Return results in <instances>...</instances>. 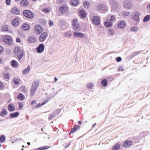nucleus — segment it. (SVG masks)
<instances>
[{
	"label": "nucleus",
	"mask_w": 150,
	"mask_h": 150,
	"mask_svg": "<svg viewBox=\"0 0 150 150\" xmlns=\"http://www.w3.org/2000/svg\"><path fill=\"white\" fill-rule=\"evenodd\" d=\"M110 3L112 9H115L118 8V4L116 1L113 0L111 1Z\"/></svg>",
	"instance_id": "11"
},
{
	"label": "nucleus",
	"mask_w": 150,
	"mask_h": 150,
	"mask_svg": "<svg viewBox=\"0 0 150 150\" xmlns=\"http://www.w3.org/2000/svg\"><path fill=\"white\" fill-rule=\"evenodd\" d=\"M132 144V142L131 141H127L123 143V146L125 147H129Z\"/></svg>",
	"instance_id": "18"
},
{
	"label": "nucleus",
	"mask_w": 150,
	"mask_h": 150,
	"mask_svg": "<svg viewBox=\"0 0 150 150\" xmlns=\"http://www.w3.org/2000/svg\"><path fill=\"white\" fill-rule=\"evenodd\" d=\"M104 25L107 27H110L112 25V23L109 20H107L104 23Z\"/></svg>",
	"instance_id": "17"
},
{
	"label": "nucleus",
	"mask_w": 150,
	"mask_h": 150,
	"mask_svg": "<svg viewBox=\"0 0 150 150\" xmlns=\"http://www.w3.org/2000/svg\"><path fill=\"white\" fill-rule=\"evenodd\" d=\"M9 70V68L7 67H5L4 68V70L3 73H7V71Z\"/></svg>",
	"instance_id": "57"
},
{
	"label": "nucleus",
	"mask_w": 150,
	"mask_h": 150,
	"mask_svg": "<svg viewBox=\"0 0 150 150\" xmlns=\"http://www.w3.org/2000/svg\"><path fill=\"white\" fill-rule=\"evenodd\" d=\"M130 12L129 11H124L122 12L123 15L125 16H127L130 14Z\"/></svg>",
	"instance_id": "41"
},
{
	"label": "nucleus",
	"mask_w": 150,
	"mask_h": 150,
	"mask_svg": "<svg viewBox=\"0 0 150 150\" xmlns=\"http://www.w3.org/2000/svg\"><path fill=\"white\" fill-rule=\"evenodd\" d=\"M45 47L43 44H39L38 46L36 48V52L38 53H42L44 50Z\"/></svg>",
	"instance_id": "4"
},
{
	"label": "nucleus",
	"mask_w": 150,
	"mask_h": 150,
	"mask_svg": "<svg viewBox=\"0 0 150 150\" xmlns=\"http://www.w3.org/2000/svg\"><path fill=\"white\" fill-rule=\"evenodd\" d=\"M11 13L13 14L19 15L20 11L16 7H15L11 9Z\"/></svg>",
	"instance_id": "16"
},
{
	"label": "nucleus",
	"mask_w": 150,
	"mask_h": 150,
	"mask_svg": "<svg viewBox=\"0 0 150 150\" xmlns=\"http://www.w3.org/2000/svg\"><path fill=\"white\" fill-rule=\"evenodd\" d=\"M2 30L3 31H8V28L6 25H4L2 28Z\"/></svg>",
	"instance_id": "40"
},
{
	"label": "nucleus",
	"mask_w": 150,
	"mask_h": 150,
	"mask_svg": "<svg viewBox=\"0 0 150 150\" xmlns=\"http://www.w3.org/2000/svg\"><path fill=\"white\" fill-rule=\"evenodd\" d=\"M48 101V100L46 101L43 102L42 103V104H40V103H39L38 104H36V105L35 106L36 108H38L40 107L43 105H44L46 104Z\"/></svg>",
	"instance_id": "33"
},
{
	"label": "nucleus",
	"mask_w": 150,
	"mask_h": 150,
	"mask_svg": "<svg viewBox=\"0 0 150 150\" xmlns=\"http://www.w3.org/2000/svg\"><path fill=\"white\" fill-rule=\"evenodd\" d=\"M79 14L80 17L85 18L86 16V11L84 10L81 9L79 11Z\"/></svg>",
	"instance_id": "15"
},
{
	"label": "nucleus",
	"mask_w": 150,
	"mask_h": 150,
	"mask_svg": "<svg viewBox=\"0 0 150 150\" xmlns=\"http://www.w3.org/2000/svg\"><path fill=\"white\" fill-rule=\"evenodd\" d=\"M19 107V110H21L23 108V104L22 102H19L18 103Z\"/></svg>",
	"instance_id": "47"
},
{
	"label": "nucleus",
	"mask_w": 150,
	"mask_h": 150,
	"mask_svg": "<svg viewBox=\"0 0 150 150\" xmlns=\"http://www.w3.org/2000/svg\"><path fill=\"white\" fill-rule=\"evenodd\" d=\"M19 115V113L18 111L10 113V117L11 118H14L17 117Z\"/></svg>",
	"instance_id": "24"
},
{
	"label": "nucleus",
	"mask_w": 150,
	"mask_h": 150,
	"mask_svg": "<svg viewBox=\"0 0 150 150\" xmlns=\"http://www.w3.org/2000/svg\"><path fill=\"white\" fill-rule=\"evenodd\" d=\"M39 23L43 25L46 24L47 22L44 19H41L39 20Z\"/></svg>",
	"instance_id": "38"
},
{
	"label": "nucleus",
	"mask_w": 150,
	"mask_h": 150,
	"mask_svg": "<svg viewBox=\"0 0 150 150\" xmlns=\"http://www.w3.org/2000/svg\"><path fill=\"white\" fill-rule=\"evenodd\" d=\"M10 64L11 66L13 68L16 67L18 65V62L14 60H11Z\"/></svg>",
	"instance_id": "21"
},
{
	"label": "nucleus",
	"mask_w": 150,
	"mask_h": 150,
	"mask_svg": "<svg viewBox=\"0 0 150 150\" xmlns=\"http://www.w3.org/2000/svg\"><path fill=\"white\" fill-rule=\"evenodd\" d=\"M15 109L14 106L12 104H10V112L14 111Z\"/></svg>",
	"instance_id": "44"
},
{
	"label": "nucleus",
	"mask_w": 150,
	"mask_h": 150,
	"mask_svg": "<svg viewBox=\"0 0 150 150\" xmlns=\"http://www.w3.org/2000/svg\"><path fill=\"white\" fill-rule=\"evenodd\" d=\"M108 33L110 35H112L114 33L113 30L112 29H108Z\"/></svg>",
	"instance_id": "48"
},
{
	"label": "nucleus",
	"mask_w": 150,
	"mask_h": 150,
	"mask_svg": "<svg viewBox=\"0 0 150 150\" xmlns=\"http://www.w3.org/2000/svg\"><path fill=\"white\" fill-rule=\"evenodd\" d=\"M3 40L5 44L9 45V36L8 35H5L3 36Z\"/></svg>",
	"instance_id": "13"
},
{
	"label": "nucleus",
	"mask_w": 150,
	"mask_h": 150,
	"mask_svg": "<svg viewBox=\"0 0 150 150\" xmlns=\"http://www.w3.org/2000/svg\"><path fill=\"white\" fill-rule=\"evenodd\" d=\"M116 60L117 62H120L122 60V58L120 57H117L116 58Z\"/></svg>",
	"instance_id": "49"
},
{
	"label": "nucleus",
	"mask_w": 150,
	"mask_h": 150,
	"mask_svg": "<svg viewBox=\"0 0 150 150\" xmlns=\"http://www.w3.org/2000/svg\"><path fill=\"white\" fill-rule=\"evenodd\" d=\"M14 52L16 54V55L18 57V60L21 63L20 60L24 55V52L23 51L21 50L18 47H16L14 49Z\"/></svg>",
	"instance_id": "2"
},
{
	"label": "nucleus",
	"mask_w": 150,
	"mask_h": 150,
	"mask_svg": "<svg viewBox=\"0 0 150 150\" xmlns=\"http://www.w3.org/2000/svg\"><path fill=\"white\" fill-rule=\"evenodd\" d=\"M30 69V67L29 65L27 67L24 69L23 71V74H25L29 72Z\"/></svg>",
	"instance_id": "36"
},
{
	"label": "nucleus",
	"mask_w": 150,
	"mask_h": 150,
	"mask_svg": "<svg viewBox=\"0 0 150 150\" xmlns=\"http://www.w3.org/2000/svg\"><path fill=\"white\" fill-rule=\"evenodd\" d=\"M138 29L137 27H133L131 28V31L133 32H136Z\"/></svg>",
	"instance_id": "46"
},
{
	"label": "nucleus",
	"mask_w": 150,
	"mask_h": 150,
	"mask_svg": "<svg viewBox=\"0 0 150 150\" xmlns=\"http://www.w3.org/2000/svg\"><path fill=\"white\" fill-rule=\"evenodd\" d=\"M48 35L46 32H45L42 33L39 38L40 41L41 42H43L46 39Z\"/></svg>",
	"instance_id": "8"
},
{
	"label": "nucleus",
	"mask_w": 150,
	"mask_h": 150,
	"mask_svg": "<svg viewBox=\"0 0 150 150\" xmlns=\"http://www.w3.org/2000/svg\"><path fill=\"white\" fill-rule=\"evenodd\" d=\"M39 85V83L38 81H35L32 83L30 90V95L32 97L34 95Z\"/></svg>",
	"instance_id": "1"
},
{
	"label": "nucleus",
	"mask_w": 150,
	"mask_h": 150,
	"mask_svg": "<svg viewBox=\"0 0 150 150\" xmlns=\"http://www.w3.org/2000/svg\"><path fill=\"white\" fill-rule=\"evenodd\" d=\"M18 98L20 99L21 100H23L25 98L24 96L21 93H20L17 97Z\"/></svg>",
	"instance_id": "37"
},
{
	"label": "nucleus",
	"mask_w": 150,
	"mask_h": 150,
	"mask_svg": "<svg viewBox=\"0 0 150 150\" xmlns=\"http://www.w3.org/2000/svg\"><path fill=\"white\" fill-rule=\"evenodd\" d=\"M80 129V126L78 125H75L72 129L70 131V132L71 133H73L75 132L76 131L79 130Z\"/></svg>",
	"instance_id": "20"
},
{
	"label": "nucleus",
	"mask_w": 150,
	"mask_h": 150,
	"mask_svg": "<svg viewBox=\"0 0 150 150\" xmlns=\"http://www.w3.org/2000/svg\"><path fill=\"white\" fill-rule=\"evenodd\" d=\"M70 3L71 6H76L79 4V1L78 0H71Z\"/></svg>",
	"instance_id": "26"
},
{
	"label": "nucleus",
	"mask_w": 150,
	"mask_h": 150,
	"mask_svg": "<svg viewBox=\"0 0 150 150\" xmlns=\"http://www.w3.org/2000/svg\"><path fill=\"white\" fill-rule=\"evenodd\" d=\"M21 28L22 30H28L29 29L30 26L27 23H25L21 26Z\"/></svg>",
	"instance_id": "22"
},
{
	"label": "nucleus",
	"mask_w": 150,
	"mask_h": 150,
	"mask_svg": "<svg viewBox=\"0 0 150 150\" xmlns=\"http://www.w3.org/2000/svg\"><path fill=\"white\" fill-rule=\"evenodd\" d=\"M117 70L118 71H123L124 70V69L122 68V67L121 66H120L119 68H118Z\"/></svg>",
	"instance_id": "60"
},
{
	"label": "nucleus",
	"mask_w": 150,
	"mask_h": 150,
	"mask_svg": "<svg viewBox=\"0 0 150 150\" xmlns=\"http://www.w3.org/2000/svg\"><path fill=\"white\" fill-rule=\"evenodd\" d=\"M66 24V22L65 20H61L58 22V25L61 27H62L64 26Z\"/></svg>",
	"instance_id": "28"
},
{
	"label": "nucleus",
	"mask_w": 150,
	"mask_h": 150,
	"mask_svg": "<svg viewBox=\"0 0 150 150\" xmlns=\"http://www.w3.org/2000/svg\"><path fill=\"white\" fill-rule=\"evenodd\" d=\"M72 25V28L76 31H79L81 30L80 26L77 24H74Z\"/></svg>",
	"instance_id": "27"
},
{
	"label": "nucleus",
	"mask_w": 150,
	"mask_h": 150,
	"mask_svg": "<svg viewBox=\"0 0 150 150\" xmlns=\"http://www.w3.org/2000/svg\"><path fill=\"white\" fill-rule=\"evenodd\" d=\"M36 104V101L35 100H33L31 102L30 105L32 106H33L34 104Z\"/></svg>",
	"instance_id": "56"
},
{
	"label": "nucleus",
	"mask_w": 150,
	"mask_h": 150,
	"mask_svg": "<svg viewBox=\"0 0 150 150\" xmlns=\"http://www.w3.org/2000/svg\"><path fill=\"white\" fill-rule=\"evenodd\" d=\"M132 16L133 17L132 18L135 21H139V14L138 12L135 11L133 13Z\"/></svg>",
	"instance_id": "5"
},
{
	"label": "nucleus",
	"mask_w": 150,
	"mask_h": 150,
	"mask_svg": "<svg viewBox=\"0 0 150 150\" xmlns=\"http://www.w3.org/2000/svg\"><path fill=\"white\" fill-rule=\"evenodd\" d=\"M84 7L86 8H88L90 5V4L88 1H85L83 3Z\"/></svg>",
	"instance_id": "34"
},
{
	"label": "nucleus",
	"mask_w": 150,
	"mask_h": 150,
	"mask_svg": "<svg viewBox=\"0 0 150 150\" xmlns=\"http://www.w3.org/2000/svg\"><path fill=\"white\" fill-rule=\"evenodd\" d=\"M28 2L27 0H22L20 3V5L21 6H27L28 4Z\"/></svg>",
	"instance_id": "29"
},
{
	"label": "nucleus",
	"mask_w": 150,
	"mask_h": 150,
	"mask_svg": "<svg viewBox=\"0 0 150 150\" xmlns=\"http://www.w3.org/2000/svg\"><path fill=\"white\" fill-rule=\"evenodd\" d=\"M86 86L88 89H91L93 88L94 87V85L92 83H90L86 85Z\"/></svg>",
	"instance_id": "39"
},
{
	"label": "nucleus",
	"mask_w": 150,
	"mask_h": 150,
	"mask_svg": "<svg viewBox=\"0 0 150 150\" xmlns=\"http://www.w3.org/2000/svg\"><path fill=\"white\" fill-rule=\"evenodd\" d=\"M71 144L70 142H69L63 145L65 148H67Z\"/></svg>",
	"instance_id": "55"
},
{
	"label": "nucleus",
	"mask_w": 150,
	"mask_h": 150,
	"mask_svg": "<svg viewBox=\"0 0 150 150\" xmlns=\"http://www.w3.org/2000/svg\"><path fill=\"white\" fill-rule=\"evenodd\" d=\"M115 18V17L114 16H111L110 19V21H113Z\"/></svg>",
	"instance_id": "62"
},
{
	"label": "nucleus",
	"mask_w": 150,
	"mask_h": 150,
	"mask_svg": "<svg viewBox=\"0 0 150 150\" xmlns=\"http://www.w3.org/2000/svg\"><path fill=\"white\" fill-rule=\"evenodd\" d=\"M126 25V23L124 21H121L119 23L117 26L119 28H124Z\"/></svg>",
	"instance_id": "19"
},
{
	"label": "nucleus",
	"mask_w": 150,
	"mask_h": 150,
	"mask_svg": "<svg viewBox=\"0 0 150 150\" xmlns=\"http://www.w3.org/2000/svg\"><path fill=\"white\" fill-rule=\"evenodd\" d=\"M23 15L24 16L29 19H32L34 16L33 13L29 10H25L23 12Z\"/></svg>",
	"instance_id": "3"
},
{
	"label": "nucleus",
	"mask_w": 150,
	"mask_h": 150,
	"mask_svg": "<svg viewBox=\"0 0 150 150\" xmlns=\"http://www.w3.org/2000/svg\"><path fill=\"white\" fill-rule=\"evenodd\" d=\"M36 38L35 36H30L28 39V42L29 43H31L37 41Z\"/></svg>",
	"instance_id": "12"
},
{
	"label": "nucleus",
	"mask_w": 150,
	"mask_h": 150,
	"mask_svg": "<svg viewBox=\"0 0 150 150\" xmlns=\"http://www.w3.org/2000/svg\"><path fill=\"white\" fill-rule=\"evenodd\" d=\"M150 19V15H147L144 16L143 19V21L144 22H146L148 21Z\"/></svg>",
	"instance_id": "35"
},
{
	"label": "nucleus",
	"mask_w": 150,
	"mask_h": 150,
	"mask_svg": "<svg viewBox=\"0 0 150 150\" xmlns=\"http://www.w3.org/2000/svg\"><path fill=\"white\" fill-rule=\"evenodd\" d=\"M4 86L3 84L0 81V89L3 88Z\"/></svg>",
	"instance_id": "61"
},
{
	"label": "nucleus",
	"mask_w": 150,
	"mask_h": 150,
	"mask_svg": "<svg viewBox=\"0 0 150 150\" xmlns=\"http://www.w3.org/2000/svg\"><path fill=\"white\" fill-rule=\"evenodd\" d=\"M5 139V137L4 136L2 135L0 137V142L1 143L4 142Z\"/></svg>",
	"instance_id": "43"
},
{
	"label": "nucleus",
	"mask_w": 150,
	"mask_h": 150,
	"mask_svg": "<svg viewBox=\"0 0 150 150\" xmlns=\"http://www.w3.org/2000/svg\"><path fill=\"white\" fill-rule=\"evenodd\" d=\"M43 11L45 13H47L50 12V11L47 8H44Z\"/></svg>",
	"instance_id": "51"
},
{
	"label": "nucleus",
	"mask_w": 150,
	"mask_h": 150,
	"mask_svg": "<svg viewBox=\"0 0 150 150\" xmlns=\"http://www.w3.org/2000/svg\"><path fill=\"white\" fill-rule=\"evenodd\" d=\"M60 111L61 110H60V109H59L56 111V113H57L58 114L60 112Z\"/></svg>",
	"instance_id": "64"
},
{
	"label": "nucleus",
	"mask_w": 150,
	"mask_h": 150,
	"mask_svg": "<svg viewBox=\"0 0 150 150\" xmlns=\"http://www.w3.org/2000/svg\"><path fill=\"white\" fill-rule=\"evenodd\" d=\"M54 116V115H49V118H48V119L49 120H51L52 119V118Z\"/></svg>",
	"instance_id": "58"
},
{
	"label": "nucleus",
	"mask_w": 150,
	"mask_h": 150,
	"mask_svg": "<svg viewBox=\"0 0 150 150\" xmlns=\"http://www.w3.org/2000/svg\"><path fill=\"white\" fill-rule=\"evenodd\" d=\"M13 82L16 85L19 84L21 82V80L20 79L15 77L13 79Z\"/></svg>",
	"instance_id": "25"
},
{
	"label": "nucleus",
	"mask_w": 150,
	"mask_h": 150,
	"mask_svg": "<svg viewBox=\"0 0 150 150\" xmlns=\"http://www.w3.org/2000/svg\"><path fill=\"white\" fill-rule=\"evenodd\" d=\"M64 35L66 37H70L72 36V35L71 33L69 32H66L64 33Z\"/></svg>",
	"instance_id": "45"
},
{
	"label": "nucleus",
	"mask_w": 150,
	"mask_h": 150,
	"mask_svg": "<svg viewBox=\"0 0 150 150\" xmlns=\"http://www.w3.org/2000/svg\"><path fill=\"white\" fill-rule=\"evenodd\" d=\"M49 24L50 26H52L53 25V22L52 21L50 20L49 21Z\"/></svg>",
	"instance_id": "53"
},
{
	"label": "nucleus",
	"mask_w": 150,
	"mask_h": 150,
	"mask_svg": "<svg viewBox=\"0 0 150 150\" xmlns=\"http://www.w3.org/2000/svg\"><path fill=\"white\" fill-rule=\"evenodd\" d=\"M146 10L148 13H150V4L147 6Z\"/></svg>",
	"instance_id": "50"
},
{
	"label": "nucleus",
	"mask_w": 150,
	"mask_h": 150,
	"mask_svg": "<svg viewBox=\"0 0 150 150\" xmlns=\"http://www.w3.org/2000/svg\"><path fill=\"white\" fill-rule=\"evenodd\" d=\"M16 41L17 42H21L20 39L18 38H17L16 39Z\"/></svg>",
	"instance_id": "63"
},
{
	"label": "nucleus",
	"mask_w": 150,
	"mask_h": 150,
	"mask_svg": "<svg viewBox=\"0 0 150 150\" xmlns=\"http://www.w3.org/2000/svg\"><path fill=\"white\" fill-rule=\"evenodd\" d=\"M3 76L6 79H8L9 78V76L8 73H3Z\"/></svg>",
	"instance_id": "42"
},
{
	"label": "nucleus",
	"mask_w": 150,
	"mask_h": 150,
	"mask_svg": "<svg viewBox=\"0 0 150 150\" xmlns=\"http://www.w3.org/2000/svg\"><path fill=\"white\" fill-rule=\"evenodd\" d=\"M124 6L125 8L128 9H129L130 8V6L128 4L126 3L125 4Z\"/></svg>",
	"instance_id": "54"
},
{
	"label": "nucleus",
	"mask_w": 150,
	"mask_h": 150,
	"mask_svg": "<svg viewBox=\"0 0 150 150\" xmlns=\"http://www.w3.org/2000/svg\"><path fill=\"white\" fill-rule=\"evenodd\" d=\"M35 30L36 33L37 34L41 33L43 30L42 27L39 25H37L35 26Z\"/></svg>",
	"instance_id": "9"
},
{
	"label": "nucleus",
	"mask_w": 150,
	"mask_h": 150,
	"mask_svg": "<svg viewBox=\"0 0 150 150\" xmlns=\"http://www.w3.org/2000/svg\"><path fill=\"white\" fill-rule=\"evenodd\" d=\"M68 10V8L67 6L65 5H63L60 6L59 9V11L60 13L64 14L67 12Z\"/></svg>",
	"instance_id": "6"
},
{
	"label": "nucleus",
	"mask_w": 150,
	"mask_h": 150,
	"mask_svg": "<svg viewBox=\"0 0 150 150\" xmlns=\"http://www.w3.org/2000/svg\"><path fill=\"white\" fill-rule=\"evenodd\" d=\"M143 52V51L142 50H140L138 52H135L132 53L130 55V57L132 58H133L139 54L142 53Z\"/></svg>",
	"instance_id": "31"
},
{
	"label": "nucleus",
	"mask_w": 150,
	"mask_h": 150,
	"mask_svg": "<svg viewBox=\"0 0 150 150\" xmlns=\"http://www.w3.org/2000/svg\"><path fill=\"white\" fill-rule=\"evenodd\" d=\"M77 19H73L72 21V25L74 24H76V23L77 21Z\"/></svg>",
	"instance_id": "52"
},
{
	"label": "nucleus",
	"mask_w": 150,
	"mask_h": 150,
	"mask_svg": "<svg viewBox=\"0 0 150 150\" xmlns=\"http://www.w3.org/2000/svg\"><path fill=\"white\" fill-rule=\"evenodd\" d=\"M97 8L99 10L104 11L105 9V5L103 4H100L98 5Z\"/></svg>",
	"instance_id": "23"
},
{
	"label": "nucleus",
	"mask_w": 150,
	"mask_h": 150,
	"mask_svg": "<svg viewBox=\"0 0 150 150\" xmlns=\"http://www.w3.org/2000/svg\"><path fill=\"white\" fill-rule=\"evenodd\" d=\"M101 85L104 86L105 87L108 85V81L106 79H103L101 81Z\"/></svg>",
	"instance_id": "32"
},
{
	"label": "nucleus",
	"mask_w": 150,
	"mask_h": 150,
	"mask_svg": "<svg viewBox=\"0 0 150 150\" xmlns=\"http://www.w3.org/2000/svg\"><path fill=\"white\" fill-rule=\"evenodd\" d=\"M92 22L96 25H99L100 24V20L99 18L97 16H94L92 19Z\"/></svg>",
	"instance_id": "7"
},
{
	"label": "nucleus",
	"mask_w": 150,
	"mask_h": 150,
	"mask_svg": "<svg viewBox=\"0 0 150 150\" xmlns=\"http://www.w3.org/2000/svg\"><path fill=\"white\" fill-rule=\"evenodd\" d=\"M120 147V145L119 143H117L115 144L112 147V150H118Z\"/></svg>",
	"instance_id": "30"
},
{
	"label": "nucleus",
	"mask_w": 150,
	"mask_h": 150,
	"mask_svg": "<svg viewBox=\"0 0 150 150\" xmlns=\"http://www.w3.org/2000/svg\"><path fill=\"white\" fill-rule=\"evenodd\" d=\"M19 20L18 18H14L11 21V24L14 26H18L19 25Z\"/></svg>",
	"instance_id": "14"
},
{
	"label": "nucleus",
	"mask_w": 150,
	"mask_h": 150,
	"mask_svg": "<svg viewBox=\"0 0 150 150\" xmlns=\"http://www.w3.org/2000/svg\"><path fill=\"white\" fill-rule=\"evenodd\" d=\"M74 35L76 37L82 38L84 36V34L82 33L75 31L73 33Z\"/></svg>",
	"instance_id": "10"
},
{
	"label": "nucleus",
	"mask_w": 150,
	"mask_h": 150,
	"mask_svg": "<svg viewBox=\"0 0 150 150\" xmlns=\"http://www.w3.org/2000/svg\"><path fill=\"white\" fill-rule=\"evenodd\" d=\"M4 52V49L3 47L0 46V54H2Z\"/></svg>",
	"instance_id": "59"
}]
</instances>
